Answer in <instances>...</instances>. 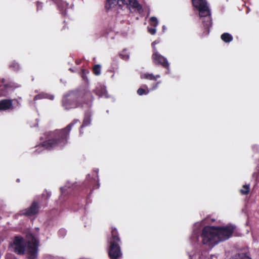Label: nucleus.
<instances>
[{
    "instance_id": "1",
    "label": "nucleus",
    "mask_w": 259,
    "mask_h": 259,
    "mask_svg": "<svg viewBox=\"0 0 259 259\" xmlns=\"http://www.w3.org/2000/svg\"><path fill=\"white\" fill-rule=\"evenodd\" d=\"M94 97L89 91L73 90L65 94L61 100V105L66 110L75 108L90 109Z\"/></svg>"
},
{
    "instance_id": "2",
    "label": "nucleus",
    "mask_w": 259,
    "mask_h": 259,
    "mask_svg": "<svg viewBox=\"0 0 259 259\" xmlns=\"http://www.w3.org/2000/svg\"><path fill=\"white\" fill-rule=\"evenodd\" d=\"M78 122H79L78 119H74L64 128L46 132V140L41 143L40 145L49 150L56 148L63 149L68 143L72 126Z\"/></svg>"
},
{
    "instance_id": "3",
    "label": "nucleus",
    "mask_w": 259,
    "mask_h": 259,
    "mask_svg": "<svg viewBox=\"0 0 259 259\" xmlns=\"http://www.w3.org/2000/svg\"><path fill=\"white\" fill-rule=\"evenodd\" d=\"M27 238L28 241L26 242L21 236L14 237V252L19 255H23L26 252L28 259H35L38 255L39 241L32 234H28Z\"/></svg>"
},
{
    "instance_id": "4",
    "label": "nucleus",
    "mask_w": 259,
    "mask_h": 259,
    "mask_svg": "<svg viewBox=\"0 0 259 259\" xmlns=\"http://www.w3.org/2000/svg\"><path fill=\"white\" fill-rule=\"evenodd\" d=\"M107 242L108 244L107 252L109 257L110 259H118L121 257L122 255L120 247L121 240L116 228H111V234L107 237Z\"/></svg>"
},
{
    "instance_id": "5",
    "label": "nucleus",
    "mask_w": 259,
    "mask_h": 259,
    "mask_svg": "<svg viewBox=\"0 0 259 259\" xmlns=\"http://www.w3.org/2000/svg\"><path fill=\"white\" fill-rule=\"evenodd\" d=\"M201 237L202 243L209 247H213L219 243L214 226H205L202 230Z\"/></svg>"
},
{
    "instance_id": "6",
    "label": "nucleus",
    "mask_w": 259,
    "mask_h": 259,
    "mask_svg": "<svg viewBox=\"0 0 259 259\" xmlns=\"http://www.w3.org/2000/svg\"><path fill=\"white\" fill-rule=\"evenodd\" d=\"M235 228V226L232 225H227L226 226H214L215 231H216L217 236H218L219 242L226 241L229 239L232 236Z\"/></svg>"
},
{
    "instance_id": "7",
    "label": "nucleus",
    "mask_w": 259,
    "mask_h": 259,
    "mask_svg": "<svg viewBox=\"0 0 259 259\" xmlns=\"http://www.w3.org/2000/svg\"><path fill=\"white\" fill-rule=\"evenodd\" d=\"M193 6L198 10L201 17L210 15V11L206 0H192Z\"/></svg>"
},
{
    "instance_id": "8",
    "label": "nucleus",
    "mask_w": 259,
    "mask_h": 259,
    "mask_svg": "<svg viewBox=\"0 0 259 259\" xmlns=\"http://www.w3.org/2000/svg\"><path fill=\"white\" fill-rule=\"evenodd\" d=\"M18 86L13 82H7L5 79H0V97L7 96Z\"/></svg>"
},
{
    "instance_id": "9",
    "label": "nucleus",
    "mask_w": 259,
    "mask_h": 259,
    "mask_svg": "<svg viewBox=\"0 0 259 259\" xmlns=\"http://www.w3.org/2000/svg\"><path fill=\"white\" fill-rule=\"evenodd\" d=\"M152 59L153 63L156 65H160L164 68L169 70V64L166 58L160 55L158 52H153Z\"/></svg>"
},
{
    "instance_id": "10",
    "label": "nucleus",
    "mask_w": 259,
    "mask_h": 259,
    "mask_svg": "<svg viewBox=\"0 0 259 259\" xmlns=\"http://www.w3.org/2000/svg\"><path fill=\"white\" fill-rule=\"evenodd\" d=\"M39 208L38 203L36 201H33L29 207L23 211V214L26 216L33 217L38 213Z\"/></svg>"
},
{
    "instance_id": "11",
    "label": "nucleus",
    "mask_w": 259,
    "mask_h": 259,
    "mask_svg": "<svg viewBox=\"0 0 259 259\" xmlns=\"http://www.w3.org/2000/svg\"><path fill=\"white\" fill-rule=\"evenodd\" d=\"M13 101H17L16 99H5L0 100V111L14 109Z\"/></svg>"
},
{
    "instance_id": "12",
    "label": "nucleus",
    "mask_w": 259,
    "mask_h": 259,
    "mask_svg": "<svg viewBox=\"0 0 259 259\" xmlns=\"http://www.w3.org/2000/svg\"><path fill=\"white\" fill-rule=\"evenodd\" d=\"M54 3L57 7L58 9L60 11L62 15L65 16L66 10L69 7V4L62 0H50Z\"/></svg>"
},
{
    "instance_id": "13",
    "label": "nucleus",
    "mask_w": 259,
    "mask_h": 259,
    "mask_svg": "<svg viewBox=\"0 0 259 259\" xmlns=\"http://www.w3.org/2000/svg\"><path fill=\"white\" fill-rule=\"evenodd\" d=\"M48 99L50 100H53L54 99V96L52 95H50L48 94L42 93H40V94H39L36 95L34 97L33 100L34 101H35L36 100H40V99Z\"/></svg>"
},
{
    "instance_id": "14",
    "label": "nucleus",
    "mask_w": 259,
    "mask_h": 259,
    "mask_svg": "<svg viewBox=\"0 0 259 259\" xmlns=\"http://www.w3.org/2000/svg\"><path fill=\"white\" fill-rule=\"evenodd\" d=\"M48 99L50 100H53L54 99V96L52 95H50L48 94L42 93H40V94H39L36 95L34 97L33 100L34 101H35L36 100H40V99Z\"/></svg>"
},
{
    "instance_id": "15",
    "label": "nucleus",
    "mask_w": 259,
    "mask_h": 259,
    "mask_svg": "<svg viewBox=\"0 0 259 259\" xmlns=\"http://www.w3.org/2000/svg\"><path fill=\"white\" fill-rule=\"evenodd\" d=\"M48 99L50 100H53L54 99V96L52 95H50L48 94L42 93H40V94H39L36 95L34 97L33 100L34 101H35L36 100H40V99Z\"/></svg>"
},
{
    "instance_id": "16",
    "label": "nucleus",
    "mask_w": 259,
    "mask_h": 259,
    "mask_svg": "<svg viewBox=\"0 0 259 259\" xmlns=\"http://www.w3.org/2000/svg\"><path fill=\"white\" fill-rule=\"evenodd\" d=\"M133 8L137 9L138 12H140L142 10V6L139 3L137 0H131L128 5Z\"/></svg>"
},
{
    "instance_id": "17",
    "label": "nucleus",
    "mask_w": 259,
    "mask_h": 259,
    "mask_svg": "<svg viewBox=\"0 0 259 259\" xmlns=\"http://www.w3.org/2000/svg\"><path fill=\"white\" fill-rule=\"evenodd\" d=\"M116 0H106L105 8L107 11L116 5Z\"/></svg>"
},
{
    "instance_id": "18",
    "label": "nucleus",
    "mask_w": 259,
    "mask_h": 259,
    "mask_svg": "<svg viewBox=\"0 0 259 259\" xmlns=\"http://www.w3.org/2000/svg\"><path fill=\"white\" fill-rule=\"evenodd\" d=\"M221 39L225 42H230L233 40V36L229 33H224L221 36Z\"/></svg>"
},
{
    "instance_id": "19",
    "label": "nucleus",
    "mask_w": 259,
    "mask_h": 259,
    "mask_svg": "<svg viewBox=\"0 0 259 259\" xmlns=\"http://www.w3.org/2000/svg\"><path fill=\"white\" fill-rule=\"evenodd\" d=\"M91 121V117L90 115H89L88 113H86L85 114L83 123L82 125L80 126V129L82 128L83 127L87 126L90 124Z\"/></svg>"
},
{
    "instance_id": "20",
    "label": "nucleus",
    "mask_w": 259,
    "mask_h": 259,
    "mask_svg": "<svg viewBox=\"0 0 259 259\" xmlns=\"http://www.w3.org/2000/svg\"><path fill=\"white\" fill-rule=\"evenodd\" d=\"M141 77L147 79L156 80L158 78L160 77V76L159 75L154 76L153 74L145 73L141 76Z\"/></svg>"
},
{
    "instance_id": "21",
    "label": "nucleus",
    "mask_w": 259,
    "mask_h": 259,
    "mask_svg": "<svg viewBox=\"0 0 259 259\" xmlns=\"http://www.w3.org/2000/svg\"><path fill=\"white\" fill-rule=\"evenodd\" d=\"M101 66L99 64L95 65L93 68V72L95 75L98 76L101 74Z\"/></svg>"
},
{
    "instance_id": "22",
    "label": "nucleus",
    "mask_w": 259,
    "mask_h": 259,
    "mask_svg": "<svg viewBox=\"0 0 259 259\" xmlns=\"http://www.w3.org/2000/svg\"><path fill=\"white\" fill-rule=\"evenodd\" d=\"M249 185H243V188L240 190V192L242 195H247L249 193Z\"/></svg>"
},
{
    "instance_id": "23",
    "label": "nucleus",
    "mask_w": 259,
    "mask_h": 259,
    "mask_svg": "<svg viewBox=\"0 0 259 259\" xmlns=\"http://www.w3.org/2000/svg\"><path fill=\"white\" fill-rule=\"evenodd\" d=\"M119 56L123 60H127L129 58V55L127 53L126 49H124L120 54Z\"/></svg>"
},
{
    "instance_id": "24",
    "label": "nucleus",
    "mask_w": 259,
    "mask_h": 259,
    "mask_svg": "<svg viewBox=\"0 0 259 259\" xmlns=\"http://www.w3.org/2000/svg\"><path fill=\"white\" fill-rule=\"evenodd\" d=\"M149 22L150 23V25L154 27H156L158 24V20L157 18L155 17H152L149 19Z\"/></svg>"
},
{
    "instance_id": "25",
    "label": "nucleus",
    "mask_w": 259,
    "mask_h": 259,
    "mask_svg": "<svg viewBox=\"0 0 259 259\" xmlns=\"http://www.w3.org/2000/svg\"><path fill=\"white\" fill-rule=\"evenodd\" d=\"M149 93V91L147 90L146 91L145 89H144L143 88H139L137 90V94L140 96H142L143 95H147Z\"/></svg>"
},
{
    "instance_id": "26",
    "label": "nucleus",
    "mask_w": 259,
    "mask_h": 259,
    "mask_svg": "<svg viewBox=\"0 0 259 259\" xmlns=\"http://www.w3.org/2000/svg\"><path fill=\"white\" fill-rule=\"evenodd\" d=\"M10 68L13 69L14 71H17L19 69V65L18 63L14 62L10 65Z\"/></svg>"
},
{
    "instance_id": "27",
    "label": "nucleus",
    "mask_w": 259,
    "mask_h": 259,
    "mask_svg": "<svg viewBox=\"0 0 259 259\" xmlns=\"http://www.w3.org/2000/svg\"><path fill=\"white\" fill-rule=\"evenodd\" d=\"M51 196V192H49L47 190L45 191L42 194V197L45 198V199L46 200H48L50 198Z\"/></svg>"
},
{
    "instance_id": "28",
    "label": "nucleus",
    "mask_w": 259,
    "mask_h": 259,
    "mask_svg": "<svg viewBox=\"0 0 259 259\" xmlns=\"http://www.w3.org/2000/svg\"><path fill=\"white\" fill-rule=\"evenodd\" d=\"M105 90L104 89H97L96 90V94L97 95H99V96H103L104 95V94L105 92Z\"/></svg>"
},
{
    "instance_id": "29",
    "label": "nucleus",
    "mask_w": 259,
    "mask_h": 259,
    "mask_svg": "<svg viewBox=\"0 0 259 259\" xmlns=\"http://www.w3.org/2000/svg\"><path fill=\"white\" fill-rule=\"evenodd\" d=\"M89 73V71L86 70L85 69H83L81 70V75L82 78L84 80L87 79V74H88Z\"/></svg>"
},
{
    "instance_id": "30",
    "label": "nucleus",
    "mask_w": 259,
    "mask_h": 259,
    "mask_svg": "<svg viewBox=\"0 0 259 259\" xmlns=\"http://www.w3.org/2000/svg\"><path fill=\"white\" fill-rule=\"evenodd\" d=\"M148 32L152 35H154L156 32V29L155 27H148Z\"/></svg>"
},
{
    "instance_id": "31",
    "label": "nucleus",
    "mask_w": 259,
    "mask_h": 259,
    "mask_svg": "<svg viewBox=\"0 0 259 259\" xmlns=\"http://www.w3.org/2000/svg\"><path fill=\"white\" fill-rule=\"evenodd\" d=\"M36 6L37 11L41 10L43 7V4L42 3L38 1L36 2Z\"/></svg>"
},
{
    "instance_id": "32",
    "label": "nucleus",
    "mask_w": 259,
    "mask_h": 259,
    "mask_svg": "<svg viewBox=\"0 0 259 259\" xmlns=\"http://www.w3.org/2000/svg\"><path fill=\"white\" fill-rule=\"evenodd\" d=\"M159 42V40H156L155 41H154L152 43V47L153 48V51L154 52H157V50H156V47H155V45L157 44H158Z\"/></svg>"
},
{
    "instance_id": "33",
    "label": "nucleus",
    "mask_w": 259,
    "mask_h": 259,
    "mask_svg": "<svg viewBox=\"0 0 259 259\" xmlns=\"http://www.w3.org/2000/svg\"><path fill=\"white\" fill-rule=\"evenodd\" d=\"M118 2H121L123 5H128L130 3L131 0H118Z\"/></svg>"
},
{
    "instance_id": "34",
    "label": "nucleus",
    "mask_w": 259,
    "mask_h": 259,
    "mask_svg": "<svg viewBox=\"0 0 259 259\" xmlns=\"http://www.w3.org/2000/svg\"><path fill=\"white\" fill-rule=\"evenodd\" d=\"M160 83H161V81H160L157 82L155 83V85L154 87H153V89H156V88H157V87H158V84H159Z\"/></svg>"
}]
</instances>
